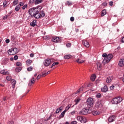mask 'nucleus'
<instances>
[{
	"label": "nucleus",
	"instance_id": "1",
	"mask_svg": "<svg viewBox=\"0 0 124 124\" xmlns=\"http://www.w3.org/2000/svg\"><path fill=\"white\" fill-rule=\"evenodd\" d=\"M41 9H42L41 6L31 8L29 10L28 12L32 18L34 17L35 19H39V18L45 16V13L43 11L41 12Z\"/></svg>",
	"mask_w": 124,
	"mask_h": 124
},
{
	"label": "nucleus",
	"instance_id": "2",
	"mask_svg": "<svg viewBox=\"0 0 124 124\" xmlns=\"http://www.w3.org/2000/svg\"><path fill=\"white\" fill-rule=\"evenodd\" d=\"M102 57L103 58H105L104 59L103 61V63L104 64H105L106 63H108L110 61L113 59V55L111 54H109L107 55V54L104 53L102 55Z\"/></svg>",
	"mask_w": 124,
	"mask_h": 124
},
{
	"label": "nucleus",
	"instance_id": "3",
	"mask_svg": "<svg viewBox=\"0 0 124 124\" xmlns=\"http://www.w3.org/2000/svg\"><path fill=\"white\" fill-rule=\"evenodd\" d=\"M121 101H123V99L121 97H117L113 98L111 102L112 104H119V103H120Z\"/></svg>",
	"mask_w": 124,
	"mask_h": 124
},
{
	"label": "nucleus",
	"instance_id": "4",
	"mask_svg": "<svg viewBox=\"0 0 124 124\" xmlns=\"http://www.w3.org/2000/svg\"><path fill=\"white\" fill-rule=\"evenodd\" d=\"M53 62H54L53 59H47L45 60L44 64L45 66H49L50 63H53Z\"/></svg>",
	"mask_w": 124,
	"mask_h": 124
},
{
	"label": "nucleus",
	"instance_id": "5",
	"mask_svg": "<svg viewBox=\"0 0 124 124\" xmlns=\"http://www.w3.org/2000/svg\"><path fill=\"white\" fill-rule=\"evenodd\" d=\"M77 120L82 124H85V123L87 122V119H86V118L81 116H78L77 117Z\"/></svg>",
	"mask_w": 124,
	"mask_h": 124
},
{
	"label": "nucleus",
	"instance_id": "6",
	"mask_svg": "<svg viewBox=\"0 0 124 124\" xmlns=\"http://www.w3.org/2000/svg\"><path fill=\"white\" fill-rule=\"evenodd\" d=\"M93 102H94V101L93 98L89 97L87 99V105H88V106H93Z\"/></svg>",
	"mask_w": 124,
	"mask_h": 124
},
{
	"label": "nucleus",
	"instance_id": "7",
	"mask_svg": "<svg viewBox=\"0 0 124 124\" xmlns=\"http://www.w3.org/2000/svg\"><path fill=\"white\" fill-rule=\"evenodd\" d=\"M89 111L90 110L89 109L83 108L79 112V115H87V114L90 113Z\"/></svg>",
	"mask_w": 124,
	"mask_h": 124
},
{
	"label": "nucleus",
	"instance_id": "8",
	"mask_svg": "<svg viewBox=\"0 0 124 124\" xmlns=\"http://www.w3.org/2000/svg\"><path fill=\"white\" fill-rule=\"evenodd\" d=\"M52 40L53 42H55V43H60V42H62V40L61 39V38L59 37H53L52 39Z\"/></svg>",
	"mask_w": 124,
	"mask_h": 124
},
{
	"label": "nucleus",
	"instance_id": "9",
	"mask_svg": "<svg viewBox=\"0 0 124 124\" xmlns=\"http://www.w3.org/2000/svg\"><path fill=\"white\" fill-rule=\"evenodd\" d=\"M82 44L85 47H86V48H89V47H90V44H89V42L87 41H86V40H82Z\"/></svg>",
	"mask_w": 124,
	"mask_h": 124
},
{
	"label": "nucleus",
	"instance_id": "10",
	"mask_svg": "<svg viewBox=\"0 0 124 124\" xmlns=\"http://www.w3.org/2000/svg\"><path fill=\"white\" fill-rule=\"evenodd\" d=\"M116 119V117L114 115L110 116L108 119V121L109 122V123H112V122H114Z\"/></svg>",
	"mask_w": 124,
	"mask_h": 124
},
{
	"label": "nucleus",
	"instance_id": "11",
	"mask_svg": "<svg viewBox=\"0 0 124 124\" xmlns=\"http://www.w3.org/2000/svg\"><path fill=\"white\" fill-rule=\"evenodd\" d=\"M31 2H35V4H39L42 2V0H30Z\"/></svg>",
	"mask_w": 124,
	"mask_h": 124
},
{
	"label": "nucleus",
	"instance_id": "12",
	"mask_svg": "<svg viewBox=\"0 0 124 124\" xmlns=\"http://www.w3.org/2000/svg\"><path fill=\"white\" fill-rule=\"evenodd\" d=\"M8 53L9 55L12 56L13 55H16L15 53L14 52V50H13V48H11L8 50Z\"/></svg>",
	"mask_w": 124,
	"mask_h": 124
},
{
	"label": "nucleus",
	"instance_id": "13",
	"mask_svg": "<svg viewBox=\"0 0 124 124\" xmlns=\"http://www.w3.org/2000/svg\"><path fill=\"white\" fill-rule=\"evenodd\" d=\"M119 66L123 67L124 65V59H121L118 63Z\"/></svg>",
	"mask_w": 124,
	"mask_h": 124
},
{
	"label": "nucleus",
	"instance_id": "14",
	"mask_svg": "<svg viewBox=\"0 0 124 124\" xmlns=\"http://www.w3.org/2000/svg\"><path fill=\"white\" fill-rule=\"evenodd\" d=\"M34 83H35V79L34 77H32L28 85L29 86H31V85H32V84H34Z\"/></svg>",
	"mask_w": 124,
	"mask_h": 124
},
{
	"label": "nucleus",
	"instance_id": "15",
	"mask_svg": "<svg viewBox=\"0 0 124 124\" xmlns=\"http://www.w3.org/2000/svg\"><path fill=\"white\" fill-rule=\"evenodd\" d=\"M108 91V87L107 86H105L103 88H101V92H103L104 93H106Z\"/></svg>",
	"mask_w": 124,
	"mask_h": 124
},
{
	"label": "nucleus",
	"instance_id": "16",
	"mask_svg": "<svg viewBox=\"0 0 124 124\" xmlns=\"http://www.w3.org/2000/svg\"><path fill=\"white\" fill-rule=\"evenodd\" d=\"M113 80V77H108L106 79V82L108 83H110Z\"/></svg>",
	"mask_w": 124,
	"mask_h": 124
},
{
	"label": "nucleus",
	"instance_id": "17",
	"mask_svg": "<svg viewBox=\"0 0 124 124\" xmlns=\"http://www.w3.org/2000/svg\"><path fill=\"white\" fill-rule=\"evenodd\" d=\"M92 114H93L94 116H97V115L100 114V112L98 111V110H93L92 111Z\"/></svg>",
	"mask_w": 124,
	"mask_h": 124
},
{
	"label": "nucleus",
	"instance_id": "18",
	"mask_svg": "<svg viewBox=\"0 0 124 124\" xmlns=\"http://www.w3.org/2000/svg\"><path fill=\"white\" fill-rule=\"evenodd\" d=\"M95 106L96 108H98V107H100V106H101V101H97L96 103Z\"/></svg>",
	"mask_w": 124,
	"mask_h": 124
},
{
	"label": "nucleus",
	"instance_id": "19",
	"mask_svg": "<svg viewBox=\"0 0 124 124\" xmlns=\"http://www.w3.org/2000/svg\"><path fill=\"white\" fill-rule=\"evenodd\" d=\"M11 83L12 85V88H13V89H14V88H15V85H16V80H15L14 79H12L11 81Z\"/></svg>",
	"mask_w": 124,
	"mask_h": 124
},
{
	"label": "nucleus",
	"instance_id": "20",
	"mask_svg": "<svg viewBox=\"0 0 124 124\" xmlns=\"http://www.w3.org/2000/svg\"><path fill=\"white\" fill-rule=\"evenodd\" d=\"M0 73L1 74H3V75H8L9 74V72H5L4 70L0 71Z\"/></svg>",
	"mask_w": 124,
	"mask_h": 124
},
{
	"label": "nucleus",
	"instance_id": "21",
	"mask_svg": "<svg viewBox=\"0 0 124 124\" xmlns=\"http://www.w3.org/2000/svg\"><path fill=\"white\" fill-rule=\"evenodd\" d=\"M30 25L31 27H35L36 26V20H34L32 22L30 23Z\"/></svg>",
	"mask_w": 124,
	"mask_h": 124
},
{
	"label": "nucleus",
	"instance_id": "22",
	"mask_svg": "<svg viewBox=\"0 0 124 124\" xmlns=\"http://www.w3.org/2000/svg\"><path fill=\"white\" fill-rule=\"evenodd\" d=\"M84 88L83 87H81L79 88V89L75 93V94H77V93H80L81 92H83Z\"/></svg>",
	"mask_w": 124,
	"mask_h": 124
},
{
	"label": "nucleus",
	"instance_id": "23",
	"mask_svg": "<svg viewBox=\"0 0 124 124\" xmlns=\"http://www.w3.org/2000/svg\"><path fill=\"white\" fill-rule=\"evenodd\" d=\"M97 67L98 68V70H101V67H102L101 63L98 62L97 63Z\"/></svg>",
	"mask_w": 124,
	"mask_h": 124
},
{
	"label": "nucleus",
	"instance_id": "24",
	"mask_svg": "<svg viewBox=\"0 0 124 124\" xmlns=\"http://www.w3.org/2000/svg\"><path fill=\"white\" fill-rule=\"evenodd\" d=\"M96 78V76L95 75H93L91 76V77L90 78V79L91 81H92V82H93L95 81Z\"/></svg>",
	"mask_w": 124,
	"mask_h": 124
},
{
	"label": "nucleus",
	"instance_id": "25",
	"mask_svg": "<svg viewBox=\"0 0 124 124\" xmlns=\"http://www.w3.org/2000/svg\"><path fill=\"white\" fill-rule=\"evenodd\" d=\"M3 7L5 8V7H7V5H8V2L7 0H4L3 3Z\"/></svg>",
	"mask_w": 124,
	"mask_h": 124
},
{
	"label": "nucleus",
	"instance_id": "26",
	"mask_svg": "<svg viewBox=\"0 0 124 124\" xmlns=\"http://www.w3.org/2000/svg\"><path fill=\"white\" fill-rule=\"evenodd\" d=\"M21 70H22V67H17L15 70L16 72H20V71H21Z\"/></svg>",
	"mask_w": 124,
	"mask_h": 124
},
{
	"label": "nucleus",
	"instance_id": "27",
	"mask_svg": "<svg viewBox=\"0 0 124 124\" xmlns=\"http://www.w3.org/2000/svg\"><path fill=\"white\" fill-rule=\"evenodd\" d=\"M76 62L78 63H83V62H84V61L83 60H81L80 59H78L76 61Z\"/></svg>",
	"mask_w": 124,
	"mask_h": 124
},
{
	"label": "nucleus",
	"instance_id": "28",
	"mask_svg": "<svg viewBox=\"0 0 124 124\" xmlns=\"http://www.w3.org/2000/svg\"><path fill=\"white\" fill-rule=\"evenodd\" d=\"M72 56L71 55H66L64 56V59L65 60H68L71 58Z\"/></svg>",
	"mask_w": 124,
	"mask_h": 124
},
{
	"label": "nucleus",
	"instance_id": "29",
	"mask_svg": "<svg viewBox=\"0 0 124 124\" xmlns=\"http://www.w3.org/2000/svg\"><path fill=\"white\" fill-rule=\"evenodd\" d=\"M106 10H103L102 11V13H101V16L102 17H103V16H104L105 15H106Z\"/></svg>",
	"mask_w": 124,
	"mask_h": 124
},
{
	"label": "nucleus",
	"instance_id": "30",
	"mask_svg": "<svg viewBox=\"0 0 124 124\" xmlns=\"http://www.w3.org/2000/svg\"><path fill=\"white\" fill-rule=\"evenodd\" d=\"M20 8H21V7L19 5H17L15 8L16 11L18 12V11L20 10Z\"/></svg>",
	"mask_w": 124,
	"mask_h": 124
},
{
	"label": "nucleus",
	"instance_id": "31",
	"mask_svg": "<svg viewBox=\"0 0 124 124\" xmlns=\"http://www.w3.org/2000/svg\"><path fill=\"white\" fill-rule=\"evenodd\" d=\"M31 62H32V61L31 60H28L26 62L27 65H30V64H31Z\"/></svg>",
	"mask_w": 124,
	"mask_h": 124
},
{
	"label": "nucleus",
	"instance_id": "32",
	"mask_svg": "<svg viewBox=\"0 0 124 124\" xmlns=\"http://www.w3.org/2000/svg\"><path fill=\"white\" fill-rule=\"evenodd\" d=\"M13 50H14V52H15V54H17V53H18L19 52V50H18V49H17V48L15 47L14 48H13Z\"/></svg>",
	"mask_w": 124,
	"mask_h": 124
},
{
	"label": "nucleus",
	"instance_id": "33",
	"mask_svg": "<svg viewBox=\"0 0 124 124\" xmlns=\"http://www.w3.org/2000/svg\"><path fill=\"white\" fill-rule=\"evenodd\" d=\"M11 79H12V78L10 76L6 77V79L7 80V81H11Z\"/></svg>",
	"mask_w": 124,
	"mask_h": 124
},
{
	"label": "nucleus",
	"instance_id": "34",
	"mask_svg": "<svg viewBox=\"0 0 124 124\" xmlns=\"http://www.w3.org/2000/svg\"><path fill=\"white\" fill-rule=\"evenodd\" d=\"M66 111H64V110L61 113V116L62 118H63L64 117V115L65 114Z\"/></svg>",
	"mask_w": 124,
	"mask_h": 124
},
{
	"label": "nucleus",
	"instance_id": "35",
	"mask_svg": "<svg viewBox=\"0 0 124 124\" xmlns=\"http://www.w3.org/2000/svg\"><path fill=\"white\" fill-rule=\"evenodd\" d=\"M80 100H81V99H75L76 104H78V103L80 102Z\"/></svg>",
	"mask_w": 124,
	"mask_h": 124
},
{
	"label": "nucleus",
	"instance_id": "36",
	"mask_svg": "<svg viewBox=\"0 0 124 124\" xmlns=\"http://www.w3.org/2000/svg\"><path fill=\"white\" fill-rule=\"evenodd\" d=\"M66 5H68V6H70V5H72V3L69 1H67L66 2Z\"/></svg>",
	"mask_w": 124,
	"mask_h": 124
},
{
	"label": "nucleus",
	"instance_id": "37",
	"mask_svg": "<svg viewBox=\"0 0 124 124\" xmlns=\"http://www.w3.org/2000/svg\"><path fill=\"white\" fill-rule=\"evenodd\" d=\"M96 96L97 97V98H100V97H101V94H100V93H98V94H96Z\"/></svg>",
	"mask_w": 124,
	"mask_h": 124
},
{
	"label": "nucleus",
	"instance_id": "38",
	"mask_svg": "<svg viewBox=\"0 0 124 124\" xmlns=\"http://www.w3.org/2000/svg\"><path fill=\"white\" fill-rule=\"evenodd\" d=\"M32 67L31 66H30L27 68L28 71H31L32 70Z\"/></svg>",
	"mask_w": 124,
	"mask_h": 124
},
{
	"label": "nucleus",
	"instance_id": "39",
	"mask_svg": "<svg viewBox=\"0 0 124 124\" xmlns=\"http://www.w3.org/2000/svg\"><path fill=\"white\" fill-rule=\"evenodd\" d=\"M18 5L21 7V6H24V2H20L19 3Z\"/></svg>",
	"mask_w": 124,
	"mask_h": 124
},
{
	"label": "nucleus",
	"instance_id": "40",
	"mask_svg": "<svg viewBox=\"0 0 124 124\" xmlns=\"http://www.w3.org/2000/svg\"><path fill=\"white\" fill-rule=\"evenodd\" d=\"M27 7H28V5H27V4L24 5L22 7V9H23V10H25V9H26V8H27Z\"/></svg>",
	"mask_w": 124,
	"mask_h": 124
},
{
	"label": "nucleus",
	"instance_id": "41",
	"mask_svg": "<svg viewBox=\"0 0 124 124\" xmlns=\"http://www.w3.org/2000/svg\"><path fill=\"white\" fill-rule=\"evenodd\" d=\"M41 77H42V76H41V75H38L37 77V80H39L40 78H41Z\"/></svg>",
	"mask_w": 124,
	"mask_h": 124
},
{
	"label": "nucleus",
	"instance_id": "42",
	"mask_svg": "<svg viewBox=\"0 0 124 124\" xmlns=\"http://www.w3.org/2000/svg\"><path fill=\"white\" fill-rule=\"evenodd\" d=\"M66 46L67 47H70V46H71V43H67V44H66Z\"/></svg>",
	"mask_w": 124,
	"mask_h": 124
},
{
	"label": "nucleus",
	"instance_id": "43",
	"mask_svg": "<svg viewBox=\"0 0 124 124\" xmlns=\"http://www.w3.org/2000/svg\"><path fill=\"white\" fill-rule=\"evenodd\" d=\"M103 6H107V2L105 1L103 3Z\"/></svg>",
	"mask_w": 124,
	"mask_h": 124
},
{
	"label": "nucleus",
	"instance_id": "44",
	"mask_svg": "<svg viewBox=\"0 0 124 124\" xmlns=\"http://www.w3.org/2000/svg\"><path fill=\"white\" fill-rule=\"evenodd\" d=\"M68 110H69V108L68 106H67L66 108H65V110H64L65 112H66L67 111H68Z\"/></svg>",
	"mask_w": 124,
	"mask_h": 124
},
{
	"label": "nucleus",
	"instance_id": "45",
	"mask_svg": "<svg viewBox=\"0 0 124 124\" xmlns=\"http://www.w3.org/2000/svg\"><path fill=\"white\" fill-rule=\"evenodd\" d=\"M41 76H42V77H45V76H47V74H46V73H42Z\"/></svg>",
	"mask_w": 124,
	"mask_h": 124
},
{
	"label": "nucleus",
	"instance_id": "46",
	"mask_svg": "<svg viewBox=\"0 0 124 124\" xmlns=\"http://www.w3.org/2000/svg\"><path fill=\"white\" fill-rule=\"evenodd\" d=\"M41 76H42V77H45V76H47V74H46V73H42Z\"/></svg>",
	"mask_w": 124,
	"mask_h": 124
},
{
	"label": "nucleus",
	"instance_id": "47",
	"mask_svg": "<svg viewBox=\"0 0 124 124\" xmlns=\"http://www.w3.org/2000/svg\"><path fill=\"white\" fill-rule=\"evenodd\" d=\"M22 64H21V62H16V65L17 66H20V65H21Z\"/></svg>",
	"mask_w": 124,
	"mask_h": 124
},
{
	"label": "nucleus",
	"instance_id": "48",
	"mask_svg": "<svg viewBox=\"0 0 124 124\" xmlns=\"http://www.w3.org/2000/svg\"><path fill=\"white\" fill-rule=\"evenodd\" d=\"M52 117H53V115H51L46 119V121H49V120H51Z\"/></svg>",
	"mask_w": 124,
	"mask_h": 124
},
{
	"label": "nucleus",
	"instance_id": "49",
	"mask_svg": "<svg viewBox=\"0 0 124 124\" xmlns=\"http://www.w3.org/2000/svg\"><path fill=\"white\" fill-rule=\"evenodd\" d=\"M14 59L15 60V61H16V60H18V56L17 55L15 56Z\"/></svg>",
	"mask_w": 124,
	"mask_h": 124
},
{
	"label": "nucleus",
	"instance_id": "50",
	"mask_svg": "<svg viewBox=\"0 0 124 124\" xmlns=\"http://www.w3.org/2000/svg\"><path fill=\"white\" fill-rule=\"evenodd\" d=\"M70 20L71 21V22H73L74 21V17L73 16L71 17Z\"/></svg>",
	"mask_w": 124,
	"mask_h": 124
},
{
	"label": "nucleus",
	"instance_id": "51",
	"mask_svg": "<svg viewBox=\"0 0 124 124\" xmlns=\"http://www.w3.org/2000/svg\"><path fill=\"white\" fill-rule=\"evenodd\" d=\"M113 1H110L109 3V4L110 6H113Z\"/></svg>",
	"mask_w": 124,
	"mask_h": 124
},
{
	"label": "nucleus",
	"instance_id": "52",
	"mask_svg": "<svg viewBox=\"0 0 124 124\" xmlns=\"http://www.w3.org/2000/svg\"><path fill=\"white\" fill-rule=\"evenodd\" d=\"M62 108H63V107H62V106H61L58 109L59 111H61L62 112Z\"/></svg>",
	"mask_w": 124,
	"mask_h": 124
},
{
	"label": "nucleus",
	"instance_id": "53",
	"mask_svg": "<svg viewBox=\"0 0 124 124\" xmlns=\"http://www.w3.org/2000/svg\"><path fill=\"white\" fill-rule=\"evenodd\" d=\"M5 42H6V43H9V42H10V40L9 39H6L5 40Z\"/></svg>",
	"mask_w": 124,
	"mask_h": 124
},
{
	"label": "nucleus",
	"instance_id": "54",
	"mask_svg": "<svg viewBox=\"0 0 124 124\" xmlns=\"http://www.w3.org/2000/svg\"><path fill=\"white\" fill-rule=\"evenodd\" d=\"M71 124H77V122L73 121V122H71Z\"/></svg>",
	"mask_w": 124,
	"mask_h": 124
},
{
	"label": "nucleus",
	"instance_id": "55",
	"mask_svg": "<svg viewBox=\"0 0 124 124\" xmlns=\"http://www.w3.org/2000/svg\"><path fill=\"white\" fill-rule=\"evenodd\" d=\"M59 112H61V110H60L59 109H57L56 111V114H58Z\"/></svg>",
	"mask_w": 124,
	"mask_h": 124
},
{
	"label": "nucleus",
	"instance_id": "56",
	"mask_svg": "<svg viewBox=\"0 0 124 124\" xmlns=\"http://www.w3.org/2000/svg\"><path fill=\"white\" fill-rule=\"evenodd\" d=\"M114 88H115V86H111L110 87V90H114Z\"/></svg>",
	"mask_w": 124,
	"mask_h": 124
},
{
	"label": "nucleus",
	"instance_id": "57",
	"mask_svg": "<svg viewBox=\"0 0 124 124\" xmlns=\"http://www.w3.org/2000/svg\"><path fill=\"white\" fill-rule=\"evenodd\" d=\"M34 56V54H32V53H31V54H30V57H31V58H33Z\"/></svg>",
	"mask_w": 124,
	"mask_h": 124
},
{
	"label": "nucleus",
	"instance_id": "58",
	"mask_svg": "<svg viewBox=\"0 0 124 124\" xmlns=\"http://www.w3.org/2000/svg\"><path fill=\"white\" fill-rule=\"evenodd\" d=\"M7 17H8L7 16H5L3 17V20H5V19H7Z\"/></svg>",
	"mask_w": 124,
	"mask_h": 124
},
{
	"label": "nucleus",
	"instance_id": "59",
	"mask_svg": "<svg viewBox=\"0 0 124 124\" xmlns=\"http://www.w3.org/2000/svg\"><path fill=\"white\" fill-rule=\"evenodd\" d=\"M14 123L13 121H9L8 123V124H13Z\"/></svg>",
	"mask_w": 124,
	"mask_h": 124
},
{
	"label": "nucleus",
	"instance_id": "60",
	"mask_svg": "<svg viewBox=\"0 0 124 124\" xmlns=\"http://www.w3.org/2000/svg\"><path fill=\"white\" fill-rule=\"evenodd\" d=\"M71 114L72 115H74V114H75V111H73L71 112Z\"/></svg>",
	"mask_w": 124,
	"mask_h": 124
},
{
	"label": "nucleus",
	"instance_id": "61",
	"mask_svg": "<svg viewBox=\"0 0 124 124\" xmlns=\"http://www.w3.org/2000/svg\"><path fill=\"white\" fill-rule=\"evenodd\" d=\"M55 65H56L55 64V62H53V63L52 64L51 66L50 67L51 68H52V67H53V66H55Z\"/></svg>",
	"mask_w": 124,
	"mask_h": 124
},
{
	"label": "nucleus",
	"instance_id": "62",
	"mask_svg": "<svg viewBox=\"0 0 124 124\" xmlns=\"http://www.w3.org/2000/svg\"><path fill=\"white\" fill-rule=\"evenodd\" d=\"M54 63L55 64V65H58V64H59V62H54Z\"/></svg>",
	"mask_w": 124,
	"mask_h": 124
},
{
	"label": "nucleus",
	"instance_id": "63",
	"mask_svg": "<svg viewBox=\"0 0 124 124\" xmlns=\"http://www.w3.org/2000/svg\"><path fill=\"white\" fill-rule=\"evenodd\" d=\"M122 42L124 43V37L122 39Z\"/></svg>",
	"mask_w": 124,
	"mask_h": 124
},
{
	"label": "nucleus",
	"instance_id": "64",
	"mask_svg": "<svg viewBox=\"0 0 124 124\" xmlns=\"http://www.w3.org/2000/svg\"><path fill=\"white\" fill-rule=\"evenodd\" d=\"M67 107H68L69 108H70V107H71V104L68 105Z\"/></svg>",
	"mask_w": 124,
	"mask_h": 124
}]
</instances>
